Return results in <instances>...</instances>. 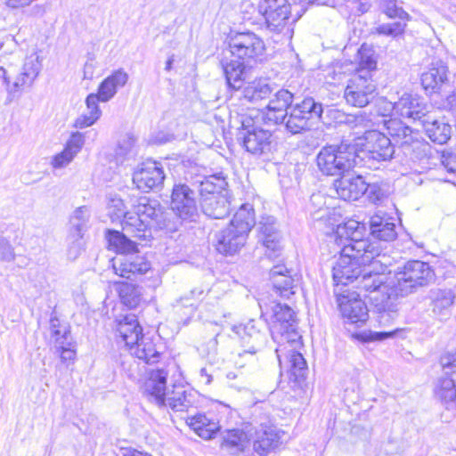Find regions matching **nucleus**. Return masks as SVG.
<instances>
[{
    "label": "nucleus",
    "instance_id": "13d9d810",
    "mask_svg": "<svg viewBox=\"0 0 456 456\" xmlns=\"http://www.w3.org/2000/svg\"><path fill=\"white\" fill-rule=\"evenodd\" d=\"M204 295L203 289H193L190 291L189 295H185L181 297L180 298L175 300V303L173 304V306L178 308L180 306H184L189 308L191 312L194 310V302L193 299H200Z\"/></svg>",
    "mask_w": 456,
    "mask_h": 456
},
{
    "label": "nucleus",
    "instance_id": "c9c22d12",
    "mask_svg": "<svg viewBox=\"0 0 456 456\" xmlns=\"http://www.w3.org/2000/svg\"><path fill=\"white\" fill-rule=\"evenodd\" d=\"M447 66L442 61L431 64L421 75V84L425 90L439 89L447 81Z\"/></svg>",
    "mask_w": 456,
    "mask_h": 456
},
{
    "label": "nucleus",
    "instance_id": "4d7b16f0",
    "mask_svg": "<svg viewBox=\"0 0 456 456\" xmlns=\"http://www.w3.org/2000/svg\"><path fill=\"white\" fill-rule=\"evenodd\" d=\"M281 233L278 232L268 234L267 237H264V239L261 240L263 245L267 249L265 254L268 256V257L272 258L278 256L277 253L281 249Z\"/></svg>",
    "mask_w": 456,
    "mask_h": 456
},
{
    "label": "nucleus",
    "instance_id": "ddd939ff",
    "mask_svg": "<svg viewBox=\"0 0 456 456\" xmlns=\"http://www.w3.org/2000/svg\"><path fill=\"white\" fill-rule=\"evenodd\" d=\"M365 227L364 224L355 221L348 220L343 224H338L337 227V235L338 237L345 238L346 243L343 247L353 248L359 242H363L364 248L362 249L363 260L369 261L370 257L372 258L373 254H378V251L381 249L379 243L377 241H370L369 240L362 239L364 235Z\"/></svg>",
    "mask_w": 456,
    "mask_h": 456
},
{
    "label": "nucleus",
    "instance_id": "cd10ccee",
    "mask_svg": "<svg viewBox=\"0 0 456 456\" xmlns=\"http://www.w3.org/2000/svg\"><path fill=\"white\" fill-rule=\"evenodd\" d=\"M430 308L434 315L440 320H446L452 314L456 298L451 289L434 288L429 290Z\"/></svg>",
    "mask_w": 456,
    "mask_h": 456
},
{
    "label": "nucleus",
    "instance_id": "5701e85b",
    "mask_svg": "<svg viewBox=\"0 0 456 456\" xmlns=\"http://www.w3.org/2000/svg\"><path fill=\"white\" fill-rule=\"evenodd\" d=\"M270 280L275 293L289 298L295 294V289L299 284V277L292 270L281 265H274L270 271Z\"/></svg>",
    "mask_w": 456,
    "mask_h": 456
},
{
    "label": "nucleus",
    "instance_id": "473e14b6",
    "mask_svg": "<svg viewBox=\"0 0 456 456\" xmlns=\"http://www.w3.org/2000/svg\"><path fill=\"white\" fill-rule=\"evenodd\" d=\"M223 442L221 446L231 454L237 456L244 455L249 448V439L247 434L239 428H226L223 433Z\"/></svg>",
    "mask_w": 456,
    "mask_h": 456
},
{
    "label": "nucleus",
    "instance_id": "bf43d9fd",
    "mask_svg": "<svg viewBox=\"0 0 456 456\" xmlns=\"http://www.w3.org/2000/svg\"><path fill=\"white\" fill-rule=\"evenodd\" d=\"M83 235L77 236V234L70 233L69 240V246L67 248V257L69 260H75L78 257L82 251V239Z\"/></svg>",
    "mask_w": 456,
    "mask_h": 456
},
{
    "label": "nucleus",
    "instance_id": "f257e3e1",
    "mask_svg": "<svg viewBox=\"0 0 456 456\" xmlns=\"http://www.w3.org/2000/svg\"><path fill=\"white\" fill-rule=\"evenodd\" d=\"M371 256L372 258L370 257L368 264L362 267L354 287L359 289V293L370 297L379 314V322L384 323L388 322L396 312L395 304L396 297H388L390 279L387 280L386 276V272L391 265V259L382 253V249Z\"/></svg>",
    "mask_w": 456,
    "mask_h": 456
},
{
    "label": "nucleus",
    "instance_id": "f03ea898",
    "mask_svg": "<svg viewBox=\"0 0 456 456\" xmlns=\"http://www.w3.org/2000/svg\"><path fill=\"white\" fill-rule=\"evenodd\" d=\"M134 208V212L126 216V219L123 222V230L132 238L145 240L151 236V227H167V214L158 200L142 197Z\"/></svg>",
    "mask_w": 456,
    "mask_h": 456
},
{
    "label": "nucleus",
    "instance_id": "423d86ee",
    "mask_svg": "<svg viewBox=\"0 0 456 456\" xmlns=\"http://www.w3.org/2000/svg\"><path fill=\"white\" fill-rule=\"evenodd\" d=\"M264 115L259 110H249L239 115L240 127L238 138L242 140L245 149L252 154H263L270 150L271 133L259 126Z\"/></svg>",
    "mask_w": 456,
    "mask_h": 456
},
{
    "label": "nucleus",
    "instance_id": "79ce46f5",
    "mask_svg": "<svg viewBox=\"0 0 456 456\" xmlns=\"http://www.w3.org/2000/svg\"><path fill=\"white\" fill-rule=\"evenodd\" d=\"M230 224L248 233L256 224L255 211L252 205L248 203L242 204L236 211Z\"/></svg>",
    "mask_w": 456,
    "mask_h": 456
},
{
    "label": "nucleus",
    "instance_id": "9d476101",
    "mask_svg": "<svg viewBox=\"0 0 456 456\" xmlns=\"http://www.w3.org/2000/svg\"><path fill=\"white\" fill-rule=\"evenodd\" d=\"M322 113V105L313 98H305L300 103L289 108L285 118L286 128L291 134H298L309 129L311 123L318 120Z\"/></svg>",
    "mask_w": 456,
    "mask_h": 456
},
{
    "label": "nucleus",
    "instance_id": "7c9ffc66",
    "mask_svg": "<svg viewBox=\"0 0 456 456\" xmlns=\"http://www.w3.org/2000/svg\"><path fill=\"white\" fill-rule=\"evenodd\" d=\"M187 422L191 429L203 439L208 440L221 431L224 425L211 415L199 413L188 418Z\"/></svg>",
    "mask_w": 456,
    "mask_h": 456
},
{
    "label": "nucleus",
    "instance_id": "9b49d317",
    "mask_svg": "<svg viewBox=\"0 0 456 456\" xmlns=\"http://www.w3.org/2000/svg\"><path fill=\"white\" fill-rule=\"evenodd\" d=\"M260 12L265 19L267 28L275 33H284L290 37L288 27L291 6L288 0H264L259 4Z\"/></svg>",
    "mask_w": 456,
    "mask_h": 456
},
{
    "label": "nucleus",
    "instance_id": "7ed1b4c3",
    "mask_svg": "<svg viewBox=\"0 0 456 456\" xmlns=\"http://www.w3.org/2000/svg\"><path fill=\"white\" fill-rule=\"evenodd\" d=\"M167 371L164 369L153 370L149 373L143 386V393L149 401L159 407L168 406L175 411H184L192 406L191 394L183 386H174L167 392Z\"/></svg>",
    "mask_w": 456,
    "mask_h": 456
},
{
    "label": "nucleus",
    "instance_id": "2f4dec72",
    "mask_svg": "<svg viewBox=\"0 0 456 456\" xmlns=\"http://www.w3.org/2000/svg\"><path fill=\"white\" fill-rule=\"evenodd\" d=\"M127 81L128 74L123 69H118L102 81L95 94L101 102H107L116 95L119 88L126 86Z\"/></svg>",
    "mask_w": 456,
    "mask_h": 456
},
{
    "label": "nucleus",
    "instance_id": "052dcab7",
    "mask_svg": "<svg viewBox=\"0 0 456 456\" xmlns=\"http://www.w3.org/2000/svg\"><path fill=\"white\" fill-rule=\"evenodd\" d=\"M14 259V248L7 238L0 234V261L12 262Z\"/></svg>",
    "mask_w": 456,
    "mask_h": 456
},
{
    "label": "nucleus",
    "instance_id": "a19ab883",
    "mask_svg": "<svg viewBox=\"0 0 456 456\" xmlns=\"http://www.w3.org/2000/svg\"><path fill=\"white\" fill-rule=\"evenodd\" d=\"M273 88L265 79H257L248 83L242 90V97L249 102L256 103L270 96Z\"/></svg>",
    "mask_w": 456,
    "mask_h": 456
},
{
    "label": "nucleus",
    "instance_id": "4be33fe9",
    "mask_svg": "<svg viewBox=\"0 0 456 456\" xmlns=\"http://www.w3.org/2000/svg\"><path fill=\"white\" fill-rule=\"evenodd\" d=\"M42 69V61L37 53H32L28 55L23 62L20 73L17 76L12 87L9 88V94H14L25 87L33 85L38 77Z\"/></svg>",
    "mask_w": 456,
    "mask_h": 456
},
{
    "label": "nucleus",
    "instance_id": "6ab92c4d",
    "mask_svg": "<svg viewBox=\"0 0 456 456\" xmlns=\"http://www.w3.org/2000/svg\"><path fill=\"white\" fill-rule=\"evenodd\" d=\"M259 306L263 314H269L273 322L280 325V330L281 332H289L295 330V313L287 305H281L276 301L267 303L261 298L259 300Z\"/></svg>",
    "mask_w": 456,
    "mask_h": 456
},
{
    "label": "nucleus",
    "instance_id": "dca6fc26",
    "mask_svg": "<svg viewBox=\"0 0 456 456\" xmlns=\"http://www.w3.org/2000/svg\"><path fill=\"white\" fill-rule=\"evenodd\" d=\"M171 208L181 219L194 221L198 216L195 192L186 184L175 185L171 196Z\"/></svg>",
    "mask_w": 456,
    "mask_h": 456
},
{
    "label": "nucleus",
    "instance_id": "09e8293b",
    "mask_svg": "<svg viewBox=\"0 0 456 456\" xmlns=\"http://www.w3.org/2000/svg\"><path fill=\"white\" fill-rule=\"evenodd\" d=\"M107 209L112 222H120L122 226L124 220L126 219V216L132 215V212L126 211L124 201L118 195L109 196Z\"/></svg>",
    "mask_w": 456,
    "mask_h": 456
},
{
    "label": "nucleus",
    "instance_id": "72a5a7b5",
    "mask_svg": "<svg viewBox=\"0 0 456 456\" xmlns=\"http://www.w3.org/2000/svg\"><path fill=\"white\" fill-rule=\"evenodd\" d=\"M371 235L383 241H392L397 237V232L394 218L374 215L370 220Z\"/></svg>",
    "mask_w": 456,
    "mask_h": 456
},
{
    "label": "nucleus",
    "instance_id": "f3484780",
    "mask_svg": "<svg viewBox=\"0 0 456 456\" xmlns=\"http://www.w3.org/2000/svg\"><path fill=\"white\" fill-rule=\"evenodd\" d=\"M362 153L375 160H389L395 153L391 139L378 130L367 131Z\"/></svg>",
    "mask_w": 456,
    "mask_h": 456
},
{
    "label": "nucleus",
    "instance_id": "a18cd8bd",
    "mask_svg": "<svg viewBox=\"0 0 456 456\" xmlns=\"http://www.w3.org/2000/svg\"><path fill=\"white\" fill-rule=\"evenodd\" d=\"M118 290L122 303L130 308L136 307L142 301V289L137 285L121 282Z\"/></svg>",
    "mask_w": 456,
    "mask_h": 456
},
{
    "label": "nucleus",
    "instance_id": "f704fd0d",
    "mask_svg": "<svg viewBox=\"0 0 456 456\" xmlns=\"http://www.w3.org/2000/svg\"><path fill=\"white\" fill-rule=\"evenodd\" d=\"M118 332L129 347H133L134 344H137L143 338L142 329L134 314L126 315L119 321Z\"/></svg>",
    "mask_w": 456,
    "mask_h": 456
},
{
    "label": "nucleus",
    "instance_id": "4c0bfd02",
    "mask_svg": "<svg viewBox=\"0 0 456 456\" xmlns=\"http://www.w3.org/2000/svg\"><path fill=\"white\" fill-rule=\"evenodd\" d=\"M420 122L425 126L428 136L434 142L443 144L450 139L452 133L450 125L438 120H431L430 117L427 115Z\"/></svg>",
    "mask_w": 456,
    "mask_h": 456
},
{
    "label": "nucleus",
    "instance_id": "37998d69",
    "mask_svg": "<svg viewBox=\"0 0 456 456\" xmlns=\"http://www.w3.org/2000/svg\"><path fill=\"white\" fill-rule=\"evenodd\" d=\"M124 233L118 231L109 232V243L110 246L115 248L122 256L130 255L131 253L136 252V243L128 237H132L123 230Z\"/></svg>",
    "mask_w": 456,
    "mask_h": 456
},
{
    "label": "nucleus",
    "instance_id": "3c124183",
    "mask_svg": "<svg viewBox=\"0 0 456 456\" xmlns=\"http://www.w3.org/2000/svg\"><path fill=\"white\" fill-rule=\"evenodd\" d=\"M342 122L352 128L364 129L365 134L367 131L372 130L371 128L374 126L371 116L363 111H360L358 114H347Z\"/></svg>",
    "mask_w": 456,
    "mask_h": 456
},
{
    "label": "nucleus",
    "instance_id": "0e129e2a",
    "mask_svg": "<svg viewBox=\"0 0 456 456\" xmlns=\"http://www.w3.org/2000/svg\"><path fill=\"white\" fill-rule=\"evenodd\" d=\"M395 334V330L390 331H370L364 334L363 339L365 341H382L387 338H392Z\"/></svg>",
    "mask_w": 456,
    "mask_h": 456
},
{
    "label": "nucleus",
    "instance_id": "a878e982",
    "mask_svg": "<svg viewBox=\"0 0 456 456\" xmlns=\"http://www.w3.org/2000/svg\"><path fill=\"white\" fill-rule=\"evenodd\" d=\"M85 142L86 137L84 134L80 132L72 133L64 149L52 158L50 161L51 167L53 169H61L68 167L81 151Z\"/></svg>",
    "mask_w": 456,
    "mask_h": 456
},
{
    "label": "nucleus",
    "instance_id": "338daca9",
    "mask_svg": "<svg viewBox=\"0 0 456 456\" xmlns=\"http://www.w3.org/2000/svg\"><path fill=\"white\" fill-rule=\"evenodd\" d=\"M96 122L94 118L89 116L86 112L80 115L75 121V127L85 128L94 125Z\"/></svg>",
    "mask_w": 456,
    "mask_h": 456
},
{
    "label": "nucleus",
    "instance_id": "6e6d98bb",
    "mask_svg": "<svg viewBox=\"0 0 456 456\" xmlns=\"http://www.w3.org/2000/svg\"><path fill=\"white\" fill-rule=\"evenodd\" d=\"M359 55V69L356 71H368L371 74L372 70L377 68V60L374 52L370 49L362 46L358 51Z\"/></svg>",
    "mask_w": 456,
    "mask_h": 456
},
{
    "label": "nucleus",
    "instance_id": "8fccbe9b",
    "mask_svg": "<svg viewBox=\"0 0 456 456\" xmlns=\"http://www.w3.org/2000/svg\"><path fill=\"white\" fill-rule=\"evenodd\" d=\"M90 217V211L86 207L77 208L72 214L69 219L71 225V232L77 234V236L83 235V232Z\"/></svg>",
    "mask_w": 456,
    "mask_h": 456
},
{
    "label": "nucleus",
    "instance_id": "c756f323",
    "mask_svg": "<svg viewBox=\"0 0 456 456\" xmlns=\"http://www.w3.org/2000/svg\"><path fill=\"white\" fill-rule=\"evenodd\" d=\"M203 213L215 219H221L230 213V201L226 193L206 194L200 199Z\"/></svg>",
    "mask_w": 456,
    "mask_h": 456
},
{
    "label": "nucleus",
    "instance_id": "39448f33",
    "mask_svg": "<svg viewBox=\"0 0 456 456\" xmlns=\"http://www.w3.org/2000/svg\"><path fill=\"white\" fill-rule=\"evenodd\" d=\"M362 160L354 145L342 142L322 147L316 156V165L324 175L340 176L357 167Z\"/></svg>",
    "mask_w": 456,
    "mask_h": 456
},
{
    "label": "nucleus",
    "instance_id": "e2e57ef3",
    "mask_svg": "<svg viewBox=\"0 0 456 456\" xmlns=\"http://www.w3.org/2000/svg\"><path fill=\"white\" fill-rule=\"evenodd\" d=\"M99 102H101V100L95 94H88L86 99V113L96 121L102 116V110L98 105Z\"/></svg>",
    "mask_w": 456,
    "mask_h": 456
},
{
    "label": "nucleus",
    "instance_id": "49530a36",
    "mask_svg": "<svg viewBox=\"0 0 456 456\" xmlns=\"http://www.w3.org/2000/svg\"><path fill=\"white\" fill-rule=\"evenodd\" d=\"M236 332L241 335V339L245 344H250V346L247 352L255 354L264 342V336L254 329L252 324L246 326L235 327Z\"/></svg>",
    "mask_w": 456,
    "mask_h": 456
},
{
    "label": "nucleus",
    "instance_id": "69168bd1",
    "mask_svg": "<svg viewBox=\"0 0 456 456\" xmlns=\"http://www.w3.org/2000/svg\"><path fill=\"white\" fill-rule=\"evenodd\" d=\"M441 364L449 368L447 373L456 374V353H448L444 354L440 359Z\"/></svg>",
    "mask_w": 456,
    "mask_h": 456
},
{
    "label": "nucleus",
    "instance_id": "774afa93",
    "mask_svg": "<svg viewBox=\"0 0 456 456\" xmlns=\"http://www.w3.org/2000/svg\"><path fill=\"white\" fill-rule=\"evenodd\" d=\"M70 346L64 345V347L56 348V351L61 353V359L63 362L72 361L75 358L76 352Z\"/></svg>",
    "mask_w": 456,
    "mask_h": 456
},
{
    "label": "nucleus",
    "instance_id": "4468645a",
    "mask_svg": "<svg viewBox=\"0 0 456 456\" xmlns=\"http://www.w3.org/2000/svg\"><path fill=\"white\" fill-rule=\"evenodd\" d=\"M384 126L393 144H396L404 150L414 152L426 147L418 132H414L409 126L403 124L400 119L390 118L384 120Z\"/></svg>",
    "mask_w": 456,
    "mask_h": 456
},
{
    "label": "nucleus",
    "instance_id": "aec40b11",
    "mask_svg": "<svg viewBox=\"0 0 456 456\" xmlns=\"http://www.w3.org/2000/svg\"><path fill=\"white\" fill-rule=\"evenodd\" d=\"M384 104L386 110H394L403 118L421 121L426 116L425 107L419 99L409 94H403L395 102H384Z\"/></svg>",
    "mask_w": 456,
    "mask_h": 456
},
{
    "label": "nucleus",
    "instance_id": "6e6552de",
    "mask_svg": "<svg viewBox=\"0 0 456 456\" xmlns=\"http://www.w3.org/2000/svg\"><path fill=\"white\" fill-rule=\"evenodd\" d=\"M377 95V86L368 71H356L347 82L344 98L354 107L367 106Z\"/></svg>",
    "mask_w": 456,
    "mask_h": 456
},
{
    "label": "nucleus",
    "instance_id": "603ef678",
    "mask_svg": "<svg viewBox=\"0 0 456 456\" xmlns=\"http://www.w3.org/2000/svg\"><path fill=\"white\" fill-rule=\"evenodd\" d=\"M288 357L290 375L295 381H299L305 376L306 362L303 355L296 351H290Z\"/></svg>",
    "mask_w": 456,
    "mask_h": 456
},
{
    "label": "nucleus",
    "instance_id": "b1692460",
    "mask_svg": "<svg viewBox=\"0 0 456 456\" xmlns=\"http://www.w3.org/2000/svg\"><path fill=\"white\" fill-rule=\"evenodd\" d=\"M112 266L116 274L126 279L142 275L151 269L150 263L143 256L134 254L121 256L114 259Z\"/></svg>",
    "mask_w": 456,
    "mask_h": 456
},
{
    "label": "nucleus",
    "instance_id": "ea45409f",
    "mask_svg": "<svg viewBox=\"0 0 456 456\" xmlns=\"http://www.w3.org/2000/svg\"><path fill=\"white\" fill-rule=\"evenodd\" d=\"M132 350V354L140 360H142L148 364H153L159 361L160 352L156 347V345L149 338H142L137 344H134Z\"/></svg>",
    "mask_w": 456,
    "mask_h": 456
},
{
    "label": "nucleus",
    "instance_id": "58836bf2",
    "mask_svg": "<svg viewBox=\"0 0 456 456\" xmlns=\"http://www.w3.org/2000/svg\"><path fill=\"white\" fill-rule=\"evenodd\" d=\"M136 139L133 134H126L122 136L115 150V160L118 165H129L137 155L135 148Z\"/></svg>",
    "mask_w": 456,
    "mask_h": 456
},
{
    "label": "nucleus",
    "instance_id": "f8f14e48",
    "mask_svg": "<svg viewBox=\"0 0 456 456\" xmlns=\"http://www.w3.org/2000/svg\"><path fill=\"white\" fill-rule=\"evenodd\" d=\"M337 302L343 319L352 324H363L369 318V310L360 293L346 289H334Z\"/></svg>",
    "mask_w": 456,
    "mask_h": 456
},
{
    "label": "nucleus",
    "instance_id": "de8ad7c7",
    "mask_svg": "<svg viewBox=\"0 0 456 456\" xmlns=\"http://www.w3.org/2000/svg\"><path fill=\"white\" fill-rule=\"evenodd\" d=\"M227 186L225 177L221 174L209 175L200 182V199L206 194L223 193L222 191Z\"/></svg>",
    "mask_w": 456,
    "mask_h": 456
},
{
    "label": "nucleus",
    "instance_id": "e433bc0d",
    "mask_svg": "<svg viewBox=\"0 0 456 456\" xmlns=\"http://www.w3.org/2000/svg\"><path fill=\"white\" fill-rule=\"evenodd\" d=\"M245 61L241 60L223 59L221 61L224 73L230 87L238 90L241 87L245 69Z\"/></svg>",
    "mask_w": 456,
    "mask_h": 456
},
{
    "label": "nucleus",
    "instance_id": "393cba45",
    "mask_svg": "<svg viewBox=\"0 0 456 456\" xmlns=\"http://www.w3.org/2000/svg\"><path fill=\"white\" fill-rule=\"evenodd\" d=\"M281 444V437L273 427L261 426L252 438L253 451L257 456H267L275 452Z\"/></svg>",
    "mask_w": 456,
    "mask_h": 456
},
{
    "label": "nucleus",
    "instance_id": "a211bd4d",
    "mask_svg": "<svg viewBox=\"0 0 456 456\" xmlns=\"http://www.w3.org/2000/svg\"><path fill=\"white\" fill-rule=\"evenodd\" d=\"M338 197L344 200H357L365 192L372 193L376 190L374 185H367L362 176H351L342 175L340 178L334 182Z\"/></svg>",
    "mask_w": 456,
    "mask_h": 456
},
{
    "label": "nucleus",
    "instance_id": "864d4df0",
    "mask_svg": "<svg viewBox=\"0 0 456 456\" xmlns=\"http://www.w3.org/2000/svg\"><path fill=\"white\" fill-rule=\"evenodd\" d=\"M406 20L395 22L382 23L374 28V32L378 35L396 38L403 35L406 28Z\"/></svg>",
    "mask_w": 456,
    "mask_h": 456
},
{
    "label": "nucleus",
    "instance_id": "bb28decb",
    "mask_svg": "<svg viewBox=\"0 0 456 456\" xmlns=\"http://www.w3.org/2000/svg\"><path fill=\"white\" fill-rule=\"evenodd\" d=\"M292 102L293 94L289 91L286 89L279 90L266 106L267 112L264 116L265 119L273 124L283 123Z\"/></svg>",
    "mask_w": 456,
    "mask_h": 456
},
{
    "label": "nucleus",
    "instance_id": "1a4fd4ad",
    "mask_svg": "<svg viewBox=\"0 0 456 456\" xmlns=\"http://www.w3.org/2000/svg\"><path fill=\"white\" fill-rule=\"evenodd\" d=\"M232 56L245 62L261 61L265 45L263 39L254 32H236L229 37L228 42Z\"/></svg>",
    "mask_w": 456,
    "mask_h": 456
},
{
    "label": "nucleus",
    "instance_id": "c85d7f7f",
    "mask_svg": "<svg viewBox=\"0 0 456 456\" xmlns=\"http://www.w3.org/2000/svg\"><path fill=\"white\" fill-rule=\"evenodd\" d=\"M441 365L443 375L438 379L435 394L446 408H456V374L447 373L449 368L444 364Z\"/></svg>",
    "mask_w": 456,
    "mask_h": 456
},
{
    "label": "nucleus",
    "instance_id": "20e7f679",
    "mask_svg": "<svg viewBox=\"0 0 456 456\" xmlns=\"http://www.w3.org/2000/svg\"><path fill=\"white\" fill-rule=\"evenodd\" d=\"M436 274L426 262L412 260L399 266L388 285V297H404L422 287L433 283Z\"/></svg>",
    "mask_w": 456,
    "mask_h": 456
},
{
    "label": "nucleus",
    "instance_id": "c03bdc74",
    "mask_svg": "<svg viewBox=\"0 0 456 456\" xmlns=\"http://www.w3.org/2000/svg\"><path fill=\"white\" fill-rule=\"evenodd\" d=\"M50 342L56 348L71 346V335L68 327L61 324L57 318L50 321Z\"/></svg>",
    "mask_w": 456,
    "mask_h": 456
},
{
    "label": "nucleus",
    "instance_id": "680f3d73",
    "mask_svg": "<svg viewBox=\"0 0 456 456\" xmlns=\"http://www.w3.org/2000/svg\"><path fill=\"white\" fill-rule=\"evenodd\" d=\"M260 240L267 237L268 234L280 232L275 224V219L273 216L263 217L258 224Z\"/></svg>",
    "mask_w": 456,
    "mask_h": 456
},
{
    "label": "nucleus",
    "instance_id": "412c9836",
    "mask_svg": "<svg viewBox=\"0 0 456 456\" xmlns=\"http://www.w3.org/2000/svg\"><path fill=\"white\" fill-rule=\"evenodd\" d=\"M248 233L229 224L216 235V250L224 255H233L244 247Z\"/></svg>",
    "mask_w": 456,
    "mask_h": 456
},
{
    "label": "nucleus",
    "instance_id": "0eeeda50",
    "mask_svg": "<svg viewBox=\"0 0 456 456\" xmlns=\"http://www.w3.org/2000/svg\"><path fill=\"white\" fill-rule=\"evenodd\" d=\"M364 245L363 242H359L353 248H342L340 256L332 269L335 289L345 291L344 286L356 282L359 279L362 267L369 262L362 257V249L364 248Z\"/></svg>",
    "mask_w": 456,
    "mask_h": 456
},
{
    "label": "nucleus",
    "instance_id": "5fc2aeb1",
    "mask_svg": "<svg viewBox=\"0 0 456 456\" xmlns=\"http://www.w3.org/2000/svg\"><path fill=\"white\" fill-rule=\"evenodd\" d=\"M383 12L390 19L409 20L410 15L398 4L397 0H381Z\"/></svg>",
    "mask_w": 456,
    "mask_h": 456
},
{
    "label": "nucleus",
    "instance_id": "2eb2a0df",
    "mask_svg": "<svg viewBox=\"0 0 456 456\" xmlns=\"http://www.w3.org/2000/svg\"><path fill=\"white\" fill-rule=\"evenodd\" d=\"M165 180V173L160 163L147 160L137 167L133 174V183L142 191L148 192L160 189Z\"/></svg>",
    "mask_w": 456,
    "mask_h": 456
}]
</instances>
